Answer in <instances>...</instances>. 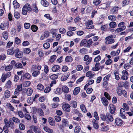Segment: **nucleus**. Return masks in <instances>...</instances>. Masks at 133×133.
I'll list each match as a JSON object with an SVG mask.
<instances>
[{
	"label": "nucleus",
	"mask_w": 133,
	"mask_h": 133,
	"mask_svg": "<svg viewBox=\"0 0 133 133\" xmlns=\"http://www.w3.org/2000/svg\"><path fill=\"white\" fill-rule=\"evenodd\" d=\"M36 111L39 116H42L44 114L41 108H37L36 109Z\"/></svg>",
	"instance_id": "5701e85b"
},
{
	"label": "nucleus",
	"mask_w": 133,
	"mask_h": 133,
	"mask_svg": "<svg viewBox=\"0 0 133 133\" xmlns=\"http://www.w3.org/2000/svg\"><path fill=\"white\" fill-rule=\"evenodd\" d=\"M119 8L117 6H114L110 10V12L111 14H115L118 12Z\"/></svg>",
	"instance_id": "1a4fd4ad"
},
{
	"label": "nucleus",
	"mask_w": 133,
	"mask_h": 133,
	"mask_svg": "<svg viewBox=\"0 0 133 133\" xmlns=\"http://www.w3.org/2000/svg\"><path fill=\"white\" fill-rule=\"evenodd\" d=\"M124 23L123 22L120 23L118 25V27L119 28H121L123 30H125L126 28V26L124 25Z\"/></svg>",
	"instance_id": "c756f323"
},
{
	"label": "nucleus",
	"mask_w": 133,
	"mask_h": 133,
	"mask_svg": "<svg viewBox=\"0 0 133 133\" xmlns=\"http://www.w3.org/2000/svg\"><path fill=\"white\" fill-rule=\"evenodd\" d=\"M87 42V40L85 39H82L81 41L80 44V46H83L85 47V46L86 45V43Z\"/></svg>",
	"instance_id": "393cba45"
},
{
	"label": "nucleus",
	"mask_w": 133,
	"mask_h": 133,
	"mask_svg": "<svg viewBox=\"0 0 133 133\" xmlns=\"http://www.w3.org/2000/svg\"><path fill=\"white\" fill-rule=\"evenodd\" d=\"M109 112L111 114L114 113L116 110L115 106L112 104H110L109 105Z\"/></svg>",
	"instance_id": "20e7f679"
},
{
	"label": "nucleus",
	"mask_w": 133,
	"mask_h": 133,
	"mask_svg": "<svg viewBox=\"0 0 133 133\" xmlns=\"http://www.w3.org/2000/svg\"><path fill=\"white\" fill-rule=\"evenodd\" d=\"M30 128L32 129H33L34 131L36 133L41 132V129L38 127L32 125L30 126Z\"/></svg>",
	"instance_id": "9d476101"
},
{
	"label": "nucleus",
	"mask_w": 133,
	"mask_h": 133,
	"mask_svg": "<svg viewBox=\"0 0 133 133\" xmlns=\"http://www.w3.org/2000/svg\"><path fill=\"white\" fill-rule=\"evenodd\" d=\"M102 102L104 106L107 107L109 103V102L107 99L104 97H103L101 98Z\"/></svg>",
	"instance_id": "ddd939ff"
},
{
	"label": "nucleus",
	"mask_w": 133,
	"mask_h": 133,
	"mask_svg": "<svg viewBox=\"0 0 133 133\" xmlns=\"http://www.w3.org/2000/svg\"><path fill=\"white\" fill-rule=\"evenodd\" d=\"M32 11V8L30 5L28 3L26 4L23 6L22 13L23 14L26 15L27 14L28 11L30 12Z\"/></svg>",
	"instance_id": "f257e3e1"
},
{
	"label": "nucleus",
	"mask_w": 133,
	"mask_h": 133,
	"mask_svg": "<svg viewBox=\"0 0 133 133\" xmlns=\"http://www.w3.org/2000/svg\"><path fill=\"white\" fill-rule=\"evenodd\" d=\"M81 130V127L79 126L75 127V133H78Z\"/></svg>",
	"instance_id": "864d4df0"
},
{
	"label": "nucleus",
	"mask_w": 133,
	"mask_h": 133,
	"mask_svg": "<svg viewBox=\"0 0 133 133\" xmlns=\"http://www.w3.org/2000/svg\"><path fill=\"white\" fill-rule=\"evenodd\" d=\"M10 96V92L8 90H6L4 92V96L6 98H9Z\"/></svg>",
	"instance_id": "f704fd0d"
},
{
	"label": "nucleus",
	"mask_w": 133,
	"mask_h": 133,
	"mask_svg": "<svg viewBox=\"0 0 133 133\" xmlns=\"http://www.w3.org/2000/svg\"><path fill=\"white\" fill-rule=\"evenodd\" d=\"M100 65V64L99 63H97L95 65V67L93 68H92V70L94 71H98L100 69V68L99 66Z\"/></svg>",
	"instance_id": "f3484780"
},
{
	"label": "nucleus",
	"mask_w": 133,
	"mask_h": 133,
	"mask_svg": "<svg viewBox=\"0 0 133 133\" xmlns=\"http://www.w3.org/2000/svg\"><path fill=\"white\" fill-rule=\"evenodd\" d=\"M80 90V88L79 87H77L75 88L74 89L73 94L75 95H76L79 92Z\"/></svg>",
	"instance_id": "a211bd4d"
},
{
	"label": "nucleus",
	"mask_w": 133,
	"mask_h": 133,
	"mask_svg": "<svg viewBox=\"0 0 133 133\" xmlns=\"http://www.w3.org/2000/svg\"><path fill=\"white\" fill-rule=\"evenodd\" d=\"M130 2V0H123L122 1V4L123 6H125L128 4Z\"/></svg>",
	"instance_id": "0e129e2a"
},
{
	"label": "nucleus",
	"mask_w": 133,
	"mask_h": 133,
	"mask_svg": "<svg viewBox=\"0 0 133 133\" xmlns=\"http://www.w3.org/2000/svg\"><path fill=\"white\" fill-rule=\"evenodd\" d=\"M32 10L35 13H37L38 12V8L36 4H33L31 6Z\"/></svg>",
	"instance_id": "4468645a"
},
{
	"label": "nucleus",
	"mask_w": 133,
	"mask_h": 133,
	"mask_svg": "<svg viewBox=\"0 0 133 133\" xmlns=\"http://www.w3.org/2000/svg\"><path fill=\"white\" fill-rule=\"evenodd\" d=\"M11 82L10 80H9L6 84L5 87L7 88H10L11 87Z\"/></svg>",
	"instance_id": "13d9d810"
},
{
	"label": "nucleus",
	"mask_w": 133,
	"mask_h": 133,
	"mask_svg": "<svg viewBox=\"0 0 133 133\" xmlns=\"http://www.w3.org/2000/svg\"><path fill=\"white\" fill-rule=\"evenodd\" d=\"M49 124L52 126L55 125V122L54 120L51 117H49Z\"/></svg>",
	"instance_id": "aec40b11"
},
{
	"label": "nucleus",
	"mask_w": 133,
	"mask_h": 133,
	"mask_svg": "<svg viewBox=\"0 0 133 133\" xmlns=\"http://www.w3.org/2000/svg\"><path fill=\"white\" fill-rule=\"evenodd\" d=\"M63 110L67 112H69L70 110V106L68 103H65L63 104L62 107Z\"/></svg>",
	"instance_id": "7ed1b4c3"
},
{
	"label": "nucleus",
	"mask_w": 133,
	"mask_h": 133,
	"mask_svg": "<svg viewBox=\"0 0 133 133\" xmlns=\"http://www.w3.org/2000/svg\"><path fill=\"white\" fill-rule=\"evenodd\" d=\"M8 33L6 31H5L3 32L2 34L4 39H8Z\"/></svg>",
	"instance_id": "4c0bfd02"
},
{
	"label": "nucleus",
	"mask_w": 133,
	"mask_h": 133,
	"mask_svg": "<svg viewBox=\"0 0 133 133\" xmlns=\"http://www.w3.org/2000/svg\"><path fill=\"white\" fill-rule=\"evenodd\" d=\"M65 61L66 62H71L73 61V58L70 56H67L65 57Z\"/></svg>",
	"instance_id": "473e14b6"
},
{
	"label": "nucleus",
	"mask_w": 133,
	"mask_h": 133,
	"mask_svg": "<svg viewBox=\"0 0 133 133\" xmlns=\"http://www.w3.org/2000/svg\"><path fill=\"white\" fill-rule=\"evenodd\" d=\"M23 67L22 64L19 62L16 63L15 65V68H22Z\"/></svg>",
	"instance_id": "58836bf2"
},
{
	"label": "nucleus",
	"mask_w": 133,
	"mask_h": 133,
	"mask_svg": "<svg viewBox=\"0 0 133 133\" xmlns=\"http://www.w3.org/2000/svg\"><path fill=\"white\" fill-rule=\"evenodd\" d=\"M15 17L16 19H18L20 17V15L18 12H15L14 13Z\"/></svg>",
	"instance_id": "3c124183"
},
{
	"label": "nucleus",
	"mask_w": 133,
	"mask_h": 133,
	"mask_svg": "<svg viewBox=\"0 0 133 133\" xmlns=\"http://www.w3.org/2000/svg\"><path fill=\"white\" fill-rule=\"evenodd\" d=\"M101 118L102 119L103 121L107 122V116H105L103 114H101Z\"/></svg>",
	"instance_id": "49530a36"
},
{
	"label": "nucleus",
	"mask_w": 133,
	"mask_h": 133,
	"mask_svg": "<svg viewBox=\"0 0 133 133\" xmlns=\"http://www.w3.org/2000/svg\"><path fill=\"white\" fill-rule=\"evenodd\" d=\"M50 45L49 43H45L43 45L44 48L46 49H48L50 47Z\"/></svg>",
	"instance_id": "680f3d73"
},
{
	"label": "nucleus",
	"mask_w": 133,
	"mask_h": 133,
	"mask_svg": "<svg viewBox=\"0 0 133 133\" xmlns=\"http://www.w3.org/2000/svg\"><path fill=\"white\" fill-rule=\"evenodd\" d=\"M109 113L107 112L106 113V116L107 118V121L109 120L110 122H112L114 120V118L112 115Z\"/></svg>",
	"instance_id": "f8f14e48"
},
{
	"label": "nucleus",
	"mask_w": 133,
	"mask_h": 133,
	"mask_svg": "<svg viewBox=\"0 0 133 133\" xmlns=\"http://www.w3.org/2000/svg\"><path fill=\"white\" fill-rule=\"evenodd\" d=\"M9 26V23L7 21L6 22L2 23L0 25L1 29L3 30H4L6 29H8Z\"/></svg>",
	"instance_id": "39448f33"
},
{
	"label": "nucleus",
	"mask_w": 133,
	"mask_h": 133,
	"mask_svg": "<svg viewBox=\"0 0 133 133\" xmlns=\"http://www.w3.org/2000/svg\"><path fill=\"white\" fill-rule=\"evenodd\" d=\"M115 123L117 125L121 126L123 123V121L121 118H116L115 119Z\"/></svg>",
	"instance_id": "9b49d317"
},
{
	"label": "nucleus",
	"mask_w": 133,
	"mask_h": 133,
	"mask_svg": "<svg viewBox=\"0 0 133 133\" xmlns=\"http://www.w3.org/2000/svg\"><path fill=\"white\" fill-rule=\"evenodd\" d=\"M15 42L17 44H19L21 42L20 39L17 37H16L15 39Z\"/></svg>",
	"instance_id": "c03bdc74"
},
{
	"label": "nucleus",
	"mask_w": 133,
	"mask_h": 133,
	"mask_svg": "<svg viewBox=\"0 0 133 133\" xmlns=\"http://www.w3.org/2000/svg\"><path fill=\"white\" fill-rule=\"evenodd\" d=\"M24 116L25 118L28 120H30L31 119V117L29 114H25Z\"/></svg>",
	"instance_id": "5fc2aeb1"
},
{
	"label": "nucleus",
	"mask_w": 133,
	"mask_h": 133,
	"mask_svg": "<svg viewBox=\"0 0 133 133\" xmlns=\"http://www.w3.org/2000/svg\"><path fill=\"white\" fill-rule=\"evenodd\" d=\"M14 48H12L11 49H9L7 52L8 54L9 55L13 54L14 53Z\"/></svg>",
	"instance_id": "e433bc0d"
},
{
	"label": "nucleus",
	"mask_w": 133,
	"mask_h": 133,
	"mask_svg": "<svg viewBox=\"0 0 133 133\" xmlns=\"http://www.w3.org/2000/svg\"><path fill=\"white\" fill-rule=\"evenodd\" d=\"M68 29L69 30L71 31H75L76 30V28L75 27H72L71 26H69L67 27Z\"/></svg>",
	"instance_id": "338daca9"
},
{
	"label": "nucleus",
	"mask_w": 133,
	"mask_h": 133,
	"mask_svg": "<svg viewBox=\"0 0 133 133\" xmlns=\"http://www.w3.org/2000/svg\"><path fill=\"white\" fill-rule=\"evenodd\" d=\"M31 75H30L28 73H26L25 74H23L22 75V77H24L29 80L31 78Z\"/></svg>",
	"instance_id": "412c9836"
},
{
	"label": "nucleus",
	"mask_w": 133,
	"mask_h": 133,
	"mask_svg": "<svg viewBox=\"0 0 133 133\" xmlns=\"http://www.w3.org/2000/svg\"><path fill=\"white\" fill-rule=\"evenodd\" d=\"M122 73L123 75L121 77V78L124 80H126L128 78V74L126 70H124L122 71Z\"/></svg>",
	"instance_id": "6e6552de"
},
{
	"label": "nucleus",
	"mask_w": 133,
	"mask_h": 133,
	"mask_svg": "<svg viewBox=\"0 0 133 133\" xmlns=\"http://www.w3.org/2000/svg\"><path fill=\"white\" fill-rule=\"evenodd\" d=\"M31 29L34 32H36L38 29L37 26L35 25H32L31 26Z\"/></svg>",
	"instance_id": "cd10ccee"
},
{
	"label": "nucleus",
	"mask_w": 133,
	"mask_h": 133,
	"mask_svg": "<svg viewBox=\"0 0 133 133\" xmlns=\"http://www.w3.org/2000/svg\"><path fill=\"white\" fill-rule=\"evenodd\" d=\"M37 88L38 89L41 91L43 90L44 89V86L40 83L38 84L37 86Z\"/></svg>",
	"instance_id": "37998d69"
},
{
	"label": "nucleus",
	"mask_w": 133,
	"mask_h": 133,
	"mask_svg": "<svg viewBox=\"0 0 133 133\" xmlns=\"http://www.w3.org/2000/svg\"><path fill=\"white\" fill-rule=\"evenodd\" d=\"M57 29H52L50 30L51 33L52 35V37H55L56 35Z\"/></svg>",
	"instance_id": "4be33fe9"
},
{
	"label": "nucleus",
	"mask_w": 133,
	"mask_h": 133,
	"mask_svg": "<svg viewBox=\"0 0 133 133\" xmlns=\"http://www.w3.org/2000/svg\"><path fill=\"white\" fill-rule=\"evenodd\" d=\"M69 124L68 121L67 119H63L62 120V124L60 125V127L61 128H64L65 127L68 126Z\"/></svg>",
	"instance_id": "0eeeda50"
},
{
	"label": "nucleus",
	"mask_w": 133,
	"mask_h": 133,
	"mask_svg": "<svg viewBox=\"0 0 133 133\" xmlns=\"http://www.w3.org/2000/svg\"><path fill=\"white\" fill-rule=\"evenodd\" d=\"M108 18L111 21H115L116 20L117 17L115 15H109L108 16Z\"/></svg>",
	"instance_id": "bb28decb"
},
{
	"label": "nucleus",
	"mask_w": 133,
	"mask_h": 133,
	"mask_svg": "<svg viewBox=\"0 0 133 133\" xmlns=\"http://www.w3.org/2000/svg\"><path fill=\"white\" fill-rule=\"evenodd\" d=\"M92 43V40L91 39H90L86 43V45L85 46V47H90Z\"/></svg>",
	"instance_id": "7c9ffc66"
},
{
	"label": "nucleus",
	"mask_w": 133,
	"mask_h": 133,
	"mask_svg": "<svg viewBox=\"0 0 133 133\" xmlns=\"http://www.w3.org/2000/svg\"><path fill=\"white\" fill-rule=\"evenodd\" d=\"M33 92V90L30 88H28L26 90V94L28 96H30L31 95Z\"/></svg>",
	"instance_id": "b1692460"
},
{
	"label": "nucleus",
	"mask_w": 133,
	"mask_h": 133,
	"mask_svg": "<svg viewBox=\"0 0 133 133\" xmlns=\"http://www.w3.org/2000/svg\"><path fill=\"white\" fill-rule=\"evenodd\" d=\"M70 105L74 108H76L77 107V102L75 101H72L70 103Z\"/></svg>",
	"instance_id": "a18cd8bd"
},
{
	"label": "nucleus",
	"mask_w": 133,
	"mask_h": 133,
	"mask_svg": "<svg viewBox=\"0 0 133 133\" xmlns=\"http://www.w3.org/2000/svg\"><path fill=\"white\" fill-rule=\"evenodd\" d=\"M31 25L30 23H25L24 24V28L26 29H28L30 28Z\"/></svg>",
	"instance_id": "6e6d98bb"
},
{
	"label": "nucleus",
	"mask_w": 133,
	"mask_h": 133,
	"mask_svg": "<svg viewBox=\"0 0 133 133\" xmlns=\"http://www.w3.org/2000/svg\"><path fill=\"white\" fill-rule=\"evenodd\" d=\"M43 129L45 131L49 133H52L53 132V130L52 129H50L47 127H43Z\"/></svg>",
	"instance_id": "a878e982"
},
{
	"label": "nucleus",
	"mask_w": 133,
	"mask_h": 133,
	"mask_svg": "<svg viewBox=\"0 0 133 133\" xmlns=\"http://www.w3.org/2000/svg\"><path fill=\"white\" fill-rule=\"evenodd\" d=\"M50 78L52 80L56 79L58 78V76L56 74H53L50 76Z\"/></svg>",
	"instance_id": "8fccbe9b"
},
{
	"label": "nucleus",
	"mask_w": 133,
	"mask_h": 133,
	"mask_svg": "<svg viewBox=\"0 0 133 133\" xmlns=\"http://www.w3.org/2000/svg\"><path fill=\"white\" fill-rule=\"evenodd\" d=\"M7 105L9 109L11 111H13L14 110V108L11 105L10 103H8L7 104Z\"/></svg>",
	"instance_id": "09e8293b"
},
{
	"label": "nucleus",
	"mask_w": 133,
	"mask_h": 133,
	"mask_svg": "<svg viewBox=\"0 0 133 133\" xmlns=\"http://www.w3.org/2000/svg\"><path fill=\"white\" fill-rule=\"evenodd\" d=\"M101 2L100 0H94L93 3L95 5H98Z\"/></svg>",
	"instance_id": "4d7b16f0"
},
{
	"label": "nucleus",
	"mask_w": 133,
	"mask_h": 133,
	"mask_svg": "<svg viewBox=\"0 0 133 133\" xmlns=\"http://www.w3.org/2000/svg\"><path fill=\"white\" fill-rule=\"evenodd\" d=\"M13 3L15 8H17L19 7L20 4L17 2L16 0H14Z\"/></svg>",
	"instance_id": "c85d7f7f"
},
{
	"label": "nucleus",
	"mask_w": 133,
	"mask_h": 133,
	"mask_svg": "<svg viewBox=\"0 0 133 133\" xmlns=\"http://www.w3.org/2000/svg\"><path fill=\"white\" fill-rule=\"evenodd\" d=\"M123 107L125 110L126 111H128L129 109V106L128 105L125 103H124L123 104Z\"/></svg>",
	"instance_id": "69168bd1"
},
{
	"label": "nucleus",
	"mask_w": 133,
	"mask_h": 133,
	"mask_svg": "<svg viewBox=\"0 0 133 133\" xmlns=\"http://www.w3.org/2000/svg\"><path fill=\"white\" fill-rule=\"evenodd\" d=\"M54 93L55 94L58 95L61 94L62 93L61 89L58 88H57L54 91Z\"/></svg>",
	"instance_id": "a19ab883"
},
{
	"label": "nucleus",
	"mask_w": 133,
	"mask_h": 133,
	"mask_svg": "<svg viewBox=\"0 0 133 133\" xmlns=\"http://www.w3.org/2000/svg\"><path fill=\"white\" fill-rule=\"evenodd\" d=\"M41 3L42 5L45 7H47L49 5L48 2L45 0H42L41 1Z\"/></svg>",
	"instance_id": "72a5a7b5"
},
{
	"label": "nucleus",
	"mask_w": 133,
	"mask_h": 133,
	"mask_svg": "<svg viewBox=\"0 0 133 133\" xmlns=\"http://www.w3.org/2000/svg\"><path fill=\"white\" fill-rule=\"evenodd\" d=\"M117 25L116 23L114 22H110L109 24V26L110 28H115Z\"/></svg>",
	"instance_id": "2f4dec72"
},
{
	"label": "nucleus",
	"mask_w": 133,
	"mask_h": 133,
	"mask_svg": "<svg viewBox=\"0 0 133 133\" xmlns=\"http://www.w3.org/2000/svg\"><path fill=\"white\" fill-rule=\"evenodd\" d=\"M69 75L70 74L69 72L65 74L61 77V80L62 81H64L66 80L69 77Z\"/></svg>",
	"instance_id": "dca6fc26"
},
{
	"label": "nucleus",
	"mask_w": 133,
	"mask_h": 133,
	"mask_svg": "<svg viewBox=\"0 0 133 133\" xmlns=\"http://www.w3.org/2000/svg\"><path fill=\"white\" fill-rule=\"evenodd\" d=\"M44 72L47 74L49 72V69H48V66L46 65H45L44 66Z\"/></svg>",
	"instance_id": "e2e57ef3"
},
{
	"label": "nucleus",
	"mask_w": 133,
	"mask_h": 133,
	"mask_svg": "<svg viewBox=\"0 0 133 133\" xmlns=\"http://www.w3.org/2000/svg\"><path fill=\"white\" fill-rule=\"evenodd\" d=\"M131 66V65L129 63L125 64L124 65V68L126 70L129 69Z\"/></svg>",
	"instance_id": "bf43d9fd"
},
{
	"label": "nucleus",
	"mask_w": 133,
	"mask_h": 133,
	"mask_svg": "<svg viewBox=\"0 0 133 133\" xmlns=\"http://www.w3.org/2000/svg\"><path fill=\"white\" fill-rule=\"evenodd\" d=\"M31 52V50L29 48H25L23 50V52L24 53L29 54Z\"/></svg>",
	"instance_id": "052dcab7"
},
{
	"label": "nucleus",
	"mask_w": 133,
	"mask_h": 133,
	"mask_svg": "<svg viewBox=\"0 0 133 133\" xmlns=\"http://www.w3.org/2000/svg\"><path fill=\"white\" fill-rule=\"evenodd\" d=\"M14 53L15 54V57L19 58H21L23 55V52L20 51L18 48L14 50Z\"/></svg>",
	"instance_id": "f03ea898"
},
{
	"label": "nucleus",
	"mask_w": 133,
	"mask_h": 133,
	"mask_svg": "<svg viewBox=\"0 0 133 133\" xmlns=\"http://www.w3.org/2000/svg\"><path fill=\"white\" fill-rule=\"evenodd\" d=\"M60 68V66L58 65H55L52 68V70L53 72H56Z\"/></svg>",
	"instance_id": "6ab92c4d"
},
{
	"label": "nucleus",
	"mask_w": 133,
	"mask_h": 133,
	"mask_svg": "<svg viewBox=\"0 0 133 133\" xmlns=\"http://www.w3.org/2000/svg\"><path fill=\"white\" fill-rule=\"evenodd\" d=\"M12 68L10 65L5 67V69L6 71H8L11 70Z\"/></svg>",
	"instance_id": "774afa93"
},
{
	"label": "nucleus",
	"mask_w": 133,
	"mask_h": 133,
	"mask_svg": "<svg viewBox=\"0 0 133 133\" xmlns=\"http://www.w3.org/2000/svg\"><path fill=\"white\" fill-rule=\"evenodd\" d=\"M56 58V56L55 55H53L51 56L50 59V62L51 63L53 62Z\"/></svg>",
	"instance_id": "de8ad7c7"
},
{
	"label": "nucleus",
	"mask_w": 133,
	"mask_h": 133,
	"mask_svg": "<svg viewBox=\"0 0 133 133\" xmlns=\"http://www.w3.org/2000/svg\"><path fill=\"white\" fill-rule=\"evenodd\" d=\"M80 108L83 112H85L87 111V110L85 105L83 104H82L80 106Z\"/></svg>",
	"instance_id": "603ef678"
},
{
	"label": "nucleus",
	"mask_w": 133,
	"mask_h": 133,
	"mask_svg": "<svg viewBox=\"0 0 133 133\" xmlns=\"http://www.w3.org/2000/svg\"><path fill=\"white\" fill-rule=\"evenodd\" d=\"M31 84V82L30 81H26L24 82L23 84V87H28Z\"/></svg>",
	"instance_id": "79ce46f5"
},
{
	"label": "nucleus",
	"mask_w": 133,
	"mask_h": 133,
	"mask_svg": "<svg viewBox=\"0 0 133 133\" xmlns=\"http://www.w3.org/2000/svg\"><path fill=\"white\" fill-rule=\"evenodd\" d=\"M40 73V71L38 70L34 71L32 73V75L33 77H36L39 75Z\"/></svg>",
	"instance_id": "c9c22d12"
},
{
	"label": "nucleus",
	"mask_w": 133,
	"mask_h": 133,
	"mask_svg": "<svg viewBox=\"0 0 133 133\" xmlns=\"http://www.w3.org/2000/svg\"><path fill=\"white\" fill-rule=\"evenodd\" d=\"M59 33L62 34H64L66 32V30L64 28H61L59 29Z\"/></svg>",
	"instance_id": "ea45409f"
},
{
	"label": "nucleus",
	"mask_w": 133,
	"mask_h": 133,
	"mask_svg": "<svg viewBox=\"0 0 133 133\" xmlns=\"http://www.w3.org/2000/svg\"><path fill=\"white\" fill-rule=\"evenodd\" d=\"M92 59V58L89 57V55H85L84 57L83 60L84 61H86L85 63L86 64L88 65L91 63Z\"/></svg>",
	"instance_id": "423d86ee"
},
{
	"label": "nucleus",
	"mask_w": 133,
	"mask_h": 133,
	"mask_svg": "<svg viewBox=\"0 0 133 133\" xmlns=\"http://www.w3.org/2000/svg\"><path fill=\"white\" fill-rule=\"evenodd\" d=\"M62 91L64 93L67 94L69 91V89L67 86L64 85L62 87Z\"/></svg>",
	"instance_id": "2eb2a0df"
}]
</instances>
